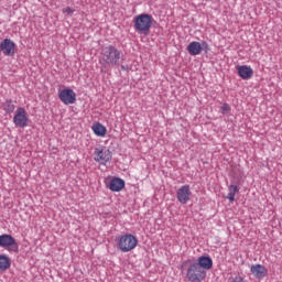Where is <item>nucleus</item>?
Listing matches in <instances>:
<instances>
[{"label":"nucleus","instance_id":"1","mask_svg":"<svg viewBox=\"0 0 282 282\" xmlns=\"http://www.w3.org/2000/svg\"><path fill=\"white\" fill-rule=\"evenodd\" d=\"M184 265H188L187 271H186V279L189 282L206 281L207 272L204 271L202 269V267H199V264H197V262H195L193 260H186L183 263L182 268H184Z\"/></svg>","mask_w":282,"mask_h":282},{"label":"nucleus","instance_id":"2","mask_svg":"<svg viewBox=\"0 0 282 282\" xmlns=\"http://www.w3.org/2000/svg\"><path fill=\"white\" fill-rule=\"evenodd\" d=\"M120 58H122V52L115 46L109 45L101 52V61L106 65H111L112 67L119 65Z\"/></svg>","mask_w":282,"mask_h":282},{"label":"nucleus","instance_id":"3","mask_svg":"<svg viewBox=\"0 0 282 282\" xmlns=\"http://www.w3.org/2000/svg\"><path fill=\"white\" fill-rule=\"evenodd\" d=\"M117 246L121 252H131L138 248V238L131 234H124L117 238Z\"/></svg>","mask_w":282,"mask_h":282},{"label":"nucleus","instance_id":"4","mask_svg":"<svg viewBox=\"0 0 282 282\" xmlns=\"http://www.w3.org/2000/svg\"><path fill=\"white\" fill-rule=\"evenodd\" d=\"M151 25H153V17L142 13L134 18V30L139 34H149L151 32Z\"/></svg>","mask_w":282,"mask_h":282},{"label":"nucleus","instance_id":"5","mask_svg":"<svg viewBox=\"0 0 282 282\" xmlns=\"http://www.w3.org/2000/svg\"><path fill=\"white\" fill-rule=\"evenodd\" d=\"M94 155L95 162H98L104 166H107V163L111 162V158H113L111 151L105 147L95 149Z\"/></svg>","mask_w":282,"mask_h":282},{"label":"nucleus","instance_id":"6","mask_svg":"<svg viewBox=\"0 0 282 282\" xmlns=\"http://www.w3.org/2000/svg\"><path fill=\"white\" fill-rule=\"evenodd\" d=\"M0 248H6L8 252H19V243H17V239L8 234L0 235Z\"/></svg>","mask_w":282,"mask_h":282},{"label":"nucleus","instance_id":"7","mask_svg":"<svg viewBox=\"0 0 282 282\" xmlns=\"http://www.w3.org/2000/svg\"><path fill=\"white\" fill-rule=\"evenodd\" d=\"M28 121L29 119H28V112L25 111V108H18L13 117V123L15 124V127L25 129V127H28Z\"/></svg>","mask_w":282,"mask_h":282},{"label":"nucleus","instance_id":"8","mask_svg":"<svg viewBox=\"0 0 282 282\" xmlns=\"http://www.w3.org/2000/svg\"><path fill=\"white\" fill-rule=\"evenodd\" d=\"M58 98L64 105H74L76 102V93L70 88H66L59 91Z\"/></svg>","mask_w":282,"mask_h":282},{"label":"nucleus","instance_id":"9","mask_svg":"<svg viewBox=\"0 0 282 282\" xmlns=\"http://www.w3.org/2000/svg\"><path fill=\"white\" fill-rule=\"evenodd\" d=\"M0 50L4 56H14L17 44L10 39H6L0 43Z\"/></svg>","mask_w":282,"mask_h":282},{"label":"nucleus","instance_id":"10","mask_svg":"<svg viewBox=\"0 0 282 282\" xmlns=\"http://www.w3.org/2000/svg\"><path fill=\"white\" fill-rule=\"evenodd\" d=\"M202 47L208 50V44L206 42L199 43L194 41L188 44L187 52L191 56H199L202 54Z\"/></svg>","mask_w":282,"mask_h":282},{"label":"nucleus","instance_id":"11","mask_svg":"<svg viewBox=\"0 0 282 282\" xmlns=\"http://www.w3.org/2000/svg\"><path fill=\"white\" fill-rule=\"evenodd\" d=\"M191 186L183 185L181 188H178L176 197L180 204H188V202H191Z\"/></svg>","mask_w":282,"mask_h":282},{"label":"nucleus","instance_id":"12","mask_svg":"<svg viewBox=\"0 0 282 282\" xmlns=\"http://www.w3.org/2000/svg\"><path fill=\"white\" fill-rule=\"evenodd\" d=\"M195 263H196V265L202 268V270H204V272H207V270H212V268H213V259L210 257L200 256V257H198V259Z\"/></svg>","mask_w":282,"mask_h":282},{"label":"nucleus","instance_id":"13","mask_svg":"<svg viewBox=\"0 0 282 282\" xmlns=\"http://www.w3.org/2000/svg\"><path fill=\"white\" fill-rule=\"evenodd\" d=\"M108 188H110V191H112V193H120V191H122V188H124V180L119 178V177H113L108 183Z\"/></svg>","mask_w":282,"mask_h":282},{"label":"nucleus","instance_id":"14","mask_svg":"<svg viewBox=\"0 0 282 282\" xmlns=\"http://www.w3.org/2000/svg\"><path fill=\"white\" fill-rule=\"evenodd\" d=\"M238 76L242 78L243 80H248L249 78H252L254 76V70H252V67L248 65L238 66Z\"/></svg>","mask_w":282,"mask_h":282},{"label":"nucleus","instance_id":"15","mask_svg":"<svg viewBox=\"0 0 282 282\" xmlns=\"http://www.w3.org/2000/svg\"><path fill=\"white\" fill-rule=\"evenodd\" d=\"M250 271L256 279H264L265 274H268V269H265L263 264H253L251 265Z\"/></svg>","mask_w":282,"mask_h":282},{"label":"nucleus","instance_id":"16","mask_svg":"<svg viewBox=\"0 0 282 282\" xmlns=\"http://www.w3.org/2000/svg\"><path fill=\"white\" fill-rule=\"evenodd\" d=\"M91 129L95 135H97L98 138H105V135H107V128L100 122L94 123Z\"/></svg>","mask_w":282,"mask_h":282},{"label":"nucleus","instance_id":"17","mask_svg":"<svg viewBox=\"0 0 282 282\" xmlns=\"http://www.w3.org/2000/svg\"><path fill=\"white\" fill-rule=\"evenodd\" d=\"M10 265H12V263L10 262V258L0 254V272H6V270H10Z\"/></svg>","mask_w":282,"mask_h":282},{"label":"nucleus","instance_id":"18","mask_svg":"<svg viewBox=\"0 0 282 282\" xmlns=\"http://www.w3.org/2000/svg\"><path fill=\"white\" fill-rule=\"evenodd\" d=\"M2 109L6 111V113H14V109H17V106L12 102V100H7L2 104Z\"/></svg>","mask_w":282,"mask_h":282},{"label":"nucleus","instance_id":"19","mask_svg":"<svg viewBox=\"0 0 282 282\" xmlns=\"http://www.w3.org/2000/svg\"><path fill=\"white\" fill-rule=\"evenodd\" d=\"M237 193H239V187L237 185H230L227 199H229V202H235V195H237Z\"/></svg>","mask_w":282,"mask_h":282},{"label":"nucleus","instance_id":"20","mask_svg":"<svg viewBox=\"0 0 282 282\" xmlns=\"http://www.w3.org/2000/svg\"><path fill=\"white\" fill-rule=\"evenodd\" d=\"M220 109H221V113H224V115H226V113H230V105H228V104H224L221 107H220Z\"/></svg>","mask_w":282,"mask_h":282},{"label":"nucleus","instance_id":"21","mask_svg":"<svg viewBox=\"0 0 282 282\" xmlns=\"http://www.w3.org/2000/svg\"><path fill=\"white\" fill-rule=\"evenodd\" d=\"M64 14H74V9H72V7H66L65 9H63Z\"/></svg>","mask_w":282,"mask_h":282}]
</instances>
